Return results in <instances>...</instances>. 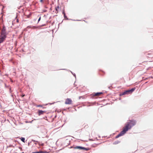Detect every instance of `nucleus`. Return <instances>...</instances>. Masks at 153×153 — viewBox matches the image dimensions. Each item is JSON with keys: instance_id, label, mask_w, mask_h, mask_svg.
Returning a JSON list of instances; mask_svg holds the SVG:
<instances>
[{"instance_id": "obj_1", "label": "nucleus", "mask_w": 153, "mask_h": 153, "mask_svg": "<svg viewBox=\"0 0 153 153\" xmlns=\"http://www.w3.org/2000/svg\"><path fill=\"white\" fill-rule=\"evenodd\" d=\"M131 127L129 125V124H128L126 126H124L123 129V131H121L118 135L116 136L115 138H118L120 137L124 134L126 131H127L129 129H131Z\"/></svg>"}, {"instance_id": "obj_2", "label": "nucleus", "mask_w": 153, "mask_h": 153, "mask_svg": "<svg viewBox=\"0 0 153 153\" xmlns=\"http://www.w3.org/2000/svg\"><path fill=\"white\" fill-rule=\"evenodd\" d=\"M135 90V88H132L130 90H128L126 91L123 92L121 94V95H123L126 94H130L132 93L134 90Z\"/></svg>"}, {"instance_id": "obj_3", "label": "nucleus", "mask_w": 153, "mask_h": 153, "mask_svg": "<svg viewBox=\"0 0 153 153\" xmlns=\"http://www.w3.org/2000/svg\"><path fill=\"white\" fill-rule=\"evenodd\" d=\"M72 148H73L74 149H78L80 150H84L86 151H88L90 149L89 148H85L80 146H76L75 147H72Z\"/></svg>"}, {"instance_id": "obj_4", "label": "nucleus", "mask_w": 153, "mask_h": 153, "mask_svg": "<svg viewBox=\"0 0 153 153\" xmlns=\"http://www.w3.org/2000/svg\"><path fill=\"white\" fill-rule=\"evenodd\" d=\"M130 122H128L125 126H126L128 124H129V125L130 126L131 128L133 126H134L136 123V121L134 120H129Z\"/></svg>"}, {"instance_id": "obj_5", "label": "nucleus", "mask_w": 153, "mask_h": 153, "mask_svg": "<svg viewBox=\"0 0 153 153\" xmlns=\"http://www.w3.org/2000/svg\"><path fill=\"white\" fill-rule=\"evenodd\" d=\"M1 35L2 36H6V29L4 26H3V28L1 30Z\"/></svg>"}, {"instance_id": "obj_6", "label": "nucleus", "mask_w": 153, "mask_h": 153, "mask_svg": "<svg viewBox=\"0 0 153 153\" xmlns=\"http://www.w3.org/2000/svg\"><path fill=\"white\" fill-rule=\"evenodd\" d=\"M72 100L70 98H67L65 102L66 104H71L72 103Z\"/></svg>"}, {"instance_id": "obj_7", "label": "nucleus", "mask_w": 153, "mask_h": 153, "mask_svg": "<svg viewBox=\"0 0 153 153\" xmlns=\"http://www.w3.org/2000/svg\"><path fill=\"white\" fill-rule=\"evenodd\" d=\"M6 36L1 35L0 36V44L3 42L5 39Z\"/></svg>"}, {"instance_id": "obj_8", "label": "nucleus", "mask_w": 153, "mask_h": 153, "mask_svg": "<svg viewBox=\"0 0 153 153\" xmlns=\"http://www.w3.org/2000/svg\"><path fill=\"white\" fill-rule=\"evenodd\" d=\"M102 94V92H97V93H93L92 95L94 96H99Z\"/></svg>"}, {"instance_id": "obj_9", "label": "nucleus", "mask_w": 153, "mask_h": 153, "mask_svg": "<svg viewBox=\"0 0 153 153\" xmlns=\"http://www.w3.org/2000/svg\"><path fill=\"white\" fill-rule=\"evenodd\" d=\"M46 113V111H43L42 110H39L38 111V114L39 116H40L42 114H43L44 113Z\"/></svg>"}, {"instance_id": "obj_10", "label": "nucleus", "mask_w": 153, "mask_h": 153, "mask_svg": "<svg viewBox=\"0 0 153 153\" xmlns=\"http://www.w3.org/2000/svg\"><path fill=\"white\" fill-rule=\"evenodd\" d=\"M120 142L118 140H117V141H115L114 143V144H115V145H116V144H118L119 143H120Z\"/></svg>"}, {"instance_id": "obj_11", "label": "nucleus", "mask_w": 153, "mask_h": 153, "mask_svg": "<svg viewBox=\"0 0 153 153\" xmlns=\"http://www.w3.org/2000/svg\"><path fill=\"white\" fill-rule=\"evenodd\" d=\"M62 14L64 15V16L65 18H67V16H66L65 14V13L64 10H63Z\"/></svg>"}, {"instance_id": "obj_12", "label": "nucleus", "mask_w": 153, "mask_h": 153, "mask_svg": "<svg viewBox=\"0 0 153 153\" xmlns=\"http://www.w3.org/2000/svg\"><path fill=\"white\" fill-rule=\"evenodd\" d=\"M59 8V6H58L57 7H55V10H56V12H55V13H57L58 12V9Z\"/></svg>"}, {"instance_id": "obj_13", "label": "nucleus", "mask_w": 153, "mask_h": 153, "mask_svg": "<svg viewBox=\"0 0 153 153\" xmlns=\"http://www.w3.org/2000/svg\"><path fill=\"white\" fill-rule=\"evenodd\" d=\"M21 140L23 142L25 143V138L24 137H22Z\"/></svg>"}, {"instance_id": "obj_14", "label": "nucleus", "mask_w": 153, "mask_h": 153, "mask_svg": "<svg viewBox=\"0 0 153 153\" xmlns=\"http://www.w3.org/2000/svg\"><path fill=\"white\" fill-rule=\"evenodd\" d=\"M33 153H43V152L42 151H39L38 152H36Z\"/></svg>"}, {"instance_id": "obj_15", "label": "nucleus", "mask_w": 153, "mask_h": 153, "mask_svg": "<svg viewBox=\"0 0 153 153\" xmlns=\"http://www.w3.org/2000/svg\"><path fill=\"white\" fill-rule=\"evenodd\" d=\"M36 142H37L38 143V144H39V145H40V143L39 142L37 141H36ZM44 145V144L43 143H42V144L41 145V146H43Z\"/></svg>"}, {"instance_id": "obj_16", "label": "nucleus", "mask_w": 153, "mask_h": 153, "mask_svg": "<svg viewBox=\"0 0 153 153\" xmlns=\"http://www.w3.org/2000/svg\"><path fill=\"white\" fill-rule=\"evenodd\" d=\"M41 16H40L39 17V19H38V22H39L40 21V19H41Z\"/></svg>"}, {"instance_id": "obj_17", "label": "nucleus", "mask_w": 153, "mask_h": 153, "mask_svg": "<svg viewBox=\"0 0 153 153\" xmlns=\"http://www.w3.org/2000/svg\"><path fill=\"white\" fill-rule=\"evenodd\" d=\"M43 0H40V2H43Z\"/></svg>"}, {"instance_id": "obj_18", "label": "nucleus", "mask_w": 153, "mask_h": 153, "mask_svg": "<svg viewBox=\"0 0 153 153\" xmlns=\"http://www.w3.org/2000/svg\"><path fill=\"white\" fill-rule=\"evenodd\" d=\"M16 22H17V23H18L19 22V20L18 19H16Z\"/></svg>"}, {"instance_id": "obj_19", "label": "nucleus", "mask_w": 153, "mask_h": 153, "mask_svg": "<svg viewBox=\"0 0 153 153\" xmlns=\"http://www.w3.org/2000/svg\"><path fill=\"white\" fill-rule=\"evenodd\" d=\"M43 153H48L47 152H43Z\"/></svg>"}, {"instance_id": "obj_20", "label": "nucleus", "mask_w": 153, "mask_h": 153, "mask_svg": "<svg viewBox=\"0 0 153 153\" xmlns=\"http://www.w3.org/2000/svg\"><path fill=\"white\" fill-rule=\"evenodd\" d=\"M42 106L41 105H39L38 106V107H41Z\"/></svg>"}, {"instance_id": "obj_21", "label": "nucleus", "mask_w": 153, "mask_h": 153, "mask_svg": "<svg viewBox=\"0 0 153 153\" xmlns=\"http://www.w3.org/2000/svg\"><path fill=\"white\" fill-rule=\"evenodd\" d=\"M25 95H23L22 96V97H24L25 96Z\"/></svg>"}, {"instance_id": "obj_22", "label": "nucleus", "mask_w": 153, "mask_h": 153, "mask_svg": "<svg viewBox=\"0 0 153 153\" xmlns=\"http://www.w3.org/2000/svg\"><path fill=\"white\" fill-rule=\"evenodd\" d=\"M80 97H79V99H80Z\"/></svg>"}]
</instances>
